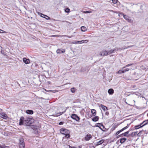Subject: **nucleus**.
I'll return each mask as SVG.
<instances>
[{
  "label": "nucleus",
  "instance_id": "1",
  "mask_svg": "<svg viewBox=\"0 0 148 148\" xmlns=\"http://www.w3.org/2000/svg\"><path fill=\"white\" fill-rule=\"evenodd\" d=\"M60 132L61 133L64 135L66 138H69L70 137V135L69 134L70 131L69 130L64 128H62L60 130Z\"/></svg>",
  "mask_w": 148,
  "mask_h": 148
},
{
  "label": "nucleus",
  "instance_id": "2",
  "mask_svg": "<svg viewBox=\"0 0 148 148\" xmlns=\"http://www.w3.org/2000/svg\"><path fill=\"white\" fill-rule=\"evenodd\" d=\"M33 119L32 118H27L24 120V124L26 126L30 125L33 122Z\"/></svg>",
  "mask_w": 148,
  "mask_h": 148
},
{
  "label": "nucleus",
  "instance_id": "3",
  "mask_svg": "<svg viewBox=\"0 0 148 148\" xmlns=\"http://www.w3.org/2000/svg\"><path fill=\"white\" fill-rule=\"evenodd\" d=\"M99 55L103 56H107L108 55L107 51L105 49L101 50L100 52Z\"/></svg>",
  "mask_w": 148,
  "mask_h": 148
},
{
  "label": "nucleus",
  "instance_id": "4",
  "mask_svg": "<svg viewBox=\"0 0 148 148\" xmlns=\"http://www.w3.org/2000/svg\"><path fill=\"white\" fill-rule=\"evenodd\" d=\"M71 117L74 120H75L77 121H78L80 120V118L75 114H72Z\"/></svg>",
  "mask_w": 148,
  "mask_h": 148
},
{
  "label": "nucleus",
  "instance_id": "5",
  "mask_svg": "<svg viewBox=\"0 0 148 148\" xmlns=\"http://www.w3.org/2000/svg\"><path fill=\"white\" fill-rule=\"evenodd\" d=\"M123 18L126 20L128 22H129L131 23H132L133 22V20L132 19H131L130 17L126 15L123 14Z\"/></svg>",
  "mask_w": 148,
  "mask_h": 148
},
{
  "label": "nucleus",
  "instance_id": "6",
  "mask_svg": "<svg viewBox=\"0 0 148 148\" xmlns=\"http://www.w3.org/2000/svg\"><path fill=\"white\" fill-rule=\"evenodd\" d=\"M118 50V49L116 48L112 49L110 50H109L108 51H107L108 55L110 54L114 53L115 51Z\"/></svg>",
  "mask_w": 148,
  "mask_h": 148
},
{
  "label": "nucleus",
  "instance_id": "7",
  "mask_svg": "<svg viewBox=\"0 0 148 148\" xmlns=\"http://www.w3.org/2000/svg\"><path fill=\"white\" fill-rule=\"evenodd\" d=\"M0 117L4 119H6L8 117L7 114L3 112L0 113Z\"/></svg>",
  "mask_w": 148,
  "mask_h": 148
},
{
  "label": "nucleus",
  "instance_id": "8",
  "mask_svg": "<svg viewBox=\"0 0 148 148\" xmlns=\"http://www.w3.org/2000/svg\"><path fill=\"white\" fill-rule=\"evenodd\" d=\"M65 52V50L63 49H57L56 50V53H57L60 54L61 53H64Z\"/></svg>",
  "mask_w": 148,
  "mask_h": 148
},
{
  "label": "nucleus",
  "instance_id": "9",
  "mask_svg": "<svg viewBox=\"0 0 148 148\" xmlns=\"http://www.w3.org/2000/svg\"><path fill=\"white\" fill-rule=\"evenodd\" d=\"M38 13L39 15H40L41 17L42 18H44L45 16L47 17V18H46V19L47 20H49L50 19V18L49 16L46 15H45L41 13H40L39 12H38Z\"/></svg>",
  "mask_w": 148,
  "mask_h": 148
},
{
  "label": "nucleus",
  "instance_id": "10",
  "mask_svg": "<svg viewBox=\"0 0 148 148\" xmlns=\"http://www.w3.org/2000/svg\"><path fill=\"white\" fill-rule=\"evenodd\" d=\"M24 118L22 116L20 119V121L19 123V125H23V124L24 120Z\"/></svg>",
  "mask_w": 148,
  "mask_h": 148
},
{
  "label": "nucleus",
  "instance_id": "11",
  "mask_svg": "<svg viewBox=\"0 0 148 148\" xmlns=\"http://www.w3.org/2000/svg\"><path fill=\"white\" fill-rule=\"evenodd\" d=\"M23 61L26 64H28L30 62L29 60L25 58H23Z\"/></svg>",
  "mask_w": 148,
  "mask_h": 148
},
{
  "label": "nucleus",
  "instance_id": "12",
  "mask_svg": "<svg viewBox=\"0 0 148 148\" xmlns=\"http://www.w3.org/2000/svg\"><path fill=\"white\" fill-rule=\"evenodd\" d=\"M92 138L90 134H87L85 137V140L86 141L89 140Z\"/></svg>",
  "mask_w": 148,
  "mask_h": 148
},
{
  "label": "nucleus",
  "instance_id": "13",
  "mask_svg": "<svg viewBox=\"0 0 148 148\" xmlns=\"http://www.w3.org/2000/svg\"><path fill=\"white\" fill-rule=\"evenodd\" d=\"M108 92L109 95H112L114 93V90L112 88H110L108 89Z\"/></svg>",
  "mask_w": 148,
  "mask_h": 148
},
{
  "label": "nucleus",
  "instance_id": "14",
  "mask_svg": "<svg viewBox=\"0 0 148 148\" xmlns=\"http://www.w3.org/2000/svg\"><path fill=\"white\" fill-rule=\"evenodd\" d=\"M26 113L29 114H32L34 113V111L32 110H27L26 111Z\"/></svg>",
  "mask_w": 148,
  "mask_h": 148
},
{
  "label": "nucleus",
  "instance_id": "15",
  "mask_svg": "<svg viewBox=\"0 0 148 148\" xmlns=\"http://www.w3.org/2000/svg\"><path fill=\"white\" fill-rule=\"evenodd\" d=\"M127 140V138H121L120 139V143L121 144L123 143Z\"/></svg>",
  "mask_w": 148,
  "mask_h": 148
},
{
  "label": "nucleus",
  "instance_id": "16",
  "mask_svg": "<svg viewBox=\"0 0 148 148\" xmlns=\"http://www.w3.org/2000/svg\"><path fill=\"white\" fill-rule=\"evenodd\" d=\"M100 107H101L102 109L104 111L108 110V108L107 107L104 106L102 104L100 105Z\"/></svg>",
  "mask_w": 148,
  "mask_h": 148
},
{
  "label": "nucleus",
  "instance_id": "17",
  "mask_svg": "<svg viewBox=\"0 0 148 148\" xmlns=\"http://www.w3.org/2000/svg\"><path fill=\"white\" fill-rule=\"evenodd\" d=\"M19 144H25L24 139L22 137H21L19 139Z\"/></svg>",
  "mask_w": 148,
  "mask_h": 148
},
{
  "label": "nucleus",
  "instance_id": "18",
  "mask_svg": "<svg viewBox=\"0 0 148 148\" xmlns=\"http://www.w3.org/2000/svg\"><path fill=\"white\" fill-rule=\"evenodd\" d=\"M148 123V121L147 120H145L143 121L142 123H140L141 125H142V126H144L147 125Z\"/></svg>",
  "mask_w": 148,
  "mask_h": 148
},
{
  "label": "nucleus",
  "instance_id": "19",
  "mask_svg": "<svg viewBox=\"0 0 148 148\" xmlns=\"http://www.w3.org/2000/svg\"><path fill=\"white\" fill-rule=\"evenodd\" d=\"M99 118V117L98 116H95L92 118V120L93 121H97L98 120Z\"/></svg>",
  "mask_w": 148,
  "mask_h": 148
},
{
  "label": "nucleus",
  "instance_id": "20",
  "mask_svg": "<svg viewBox=\"0 0 148 148\" xmlns=\"http://www.w3.org/2000/svg\"><path fill=\"white\" fill-rule=\"evenodd\" d=\"M143 127V126H142V125H141V124L140 123L139 125L135 126L134 127L136 129H137Z\"/></svg>",
  "mask_w": 148,
  "mask_h": 148
},
{
  "label": "nucleus",
  "instance_id": "21",
  "mask_svg": "<svg viewBox=\"0 0 148 148\" xmlns=\"http://www.w3.org/2000/svg\"><path fill=\"white\" fill-rule=\"evenodd\" d=\"M81 30L82 32H85L87 30V28L84 26H82L81 28Z\"/></svg>",
  "mask_w": 148,
  "mask_h": 148
},
{
  "label": "nucleus",
  "instance_id": "22",
  "mask_svg": "<svg viewBox=\"0 0 148 148\" xmlns=\"http://www.w3.org/2000/svg\"><path fill=\"white\" fill-rule=\"evenodd\" d=\"M127 134L126 133V132H125L123 133L122 134L119 136V137H120L121 136H127V137H129V135H127Z\"/></svg>",
  "mask_w": 148,
  "mask_h": 148
},
{
  "label": "nucleus",
  "instance_id": "23",
  "mask_svg": "<svg viewBox=\"0 0 148 148\" xmlns=\"http://www.w3.org/2000/svg\"><path fill=\"white\" fill-rule=\"evenodd\" d=\"M91 112L93 116H95L96 115V110L95 109H92L91 110Z\"/></svg>",
  "mask_w": 148,
  "mask_h": 148
},
{
  "label": "nucleus",
  "instance_id": "24",
  "mask_svg": "<svg viewBox=\"0 0 148 148\" xmlns=\"http://www.w3.org/2000/svg\"><path fill=\"white\" fill-rule=\"evenodd\" d=\"M137 132H132L130 134V136H131L132 137L134 136H135L136 135L137 133Z\"/></svg>",
  "mask_w": 148,
  "mask_h": 148
},
{
  "label": "nucleus",
  "instance_id": "25",
  "mask_svg": "<svg viewBox=\"0 0 148 148\" xmlns=\"http://www.w3.org/2000/svg\"><path fill=\"white\" fill-rule=\"evenodd\" d=\"M104 140L102 139L97 142V145H101L102 143H103Z\"/></svg>",
  "mask_w": 148,
  "mask_h": 148
},
{
  "label": "nucleus",
  "instance_id": "26",
  "mask_svg": "<svg viewBox=\"0 0 148 148\" xmlns=\"http://www.w3.org/2000/svg\"><path fill=\"white\" fill-rule=\"evenodd\" d=\"M19 148H24L25 147V144H19Z\"/></svg>",
  "mask_w": 148,
  "mask_h": 148
},
{
  "label": "nucleus",
  "instance_id": "27",
  "mask_svg": "<svg viewBox=\"0 0 148 148\" xmlns=\"http://www.w3.org/2000/svg\"><path fill=\"white\" fill-rule=\"evenodd\" d=\"M102 125V124L101 123H98L96 124V126L97 127H99L100 128H100L101 127V125Z\"/></svg>",
  "mask_w": 148,
  "mask_h": 148
},
{
  "label": "nucleus",
  "instance_id": "28",
  "mask_svg": "<svg viewBox=\"0 0 148 148\" xmlns=\"http://www.w3.org/2000/svg\"><path fill=\"white\" fill-rule=\"evenodd\" d=\"M75 91V89L74 87L72 88L71 89V91L73 93H74Z\"/></svg>",
  "mask_w": 148,
  "mask_h": 148
},
{
  "label": "nucleus",
  "instance_id": "29",
  "mask_svg": "<svg viewBox=\"0 0 148 148\" xmlns=\"http://www.w3.org/2000/svg\"><path fill=\"white\" fill-rule=\"evenodd\" d=\"M65 12L66 13H69L70 12V9L69 8H66L65 10Z\"/></svg>",
  "mask_w": 148,
  "mask_h": 148
},
{
  "label": "nucleus",
  "instance_id": "30",
  "mask_svg": "<svg viewBox=\"0 0 148 148\" xmlns=\"http://www.w3.org/2000/svg\"><path fill=\"white\" fill-rule=\"evenodd\" d=\"M128 127H129V126H128V125H127V126H126V127H124L122 129H121V131L122 132L124 130H125L126 129H127V128Z\"/></svg>",
  "mask_w": 148,
  "mask_h": 148
},
{
  "label": "nucleus",
  "instance_id": "31",
  "mask_svg": "<svg viewBox=\"0 0 148 148\" xmlns=\"http://www.w3.org/2000/svg\"><path fill=\"white\" fill-rule=\"evenodd\" d=\"M66 110L65 109L62 112H59V114L58 115V116H60V115H61L63 113H64L66 111Z\"/></svg>",
  "mask_w": 148,
  "mask_h": 148
},
{
  "label": "nucleus",
  "instance_id": "32",
  "mask_svg": "<svg viewBox=\"0 0 148 148\" xmlns=\"http://www.w3.org/2000/svg\"><path fill=\"white\" fill-rule=\"evenodd\" d=\"M117 73L119 74H121L122 73H123L124 72L123 70H120L118 71Z\"/></svg>",
  "mask_w": 148,
  "mask_h": 148
},
{
  "label": "nucleus",
  "instance_id": "33",
  "mask_svg": "<svg viewBox=\"0 0 148 148\" xmlns=\"http://www.w3.org/2000/svg\"><path fill=\"white\" fill-rule=\"evenodd\" d=\"M7 32L1 29H0V33H6Z\"/></svg>",
  "mask_w": 148,
  "mask_h": 148
},
{
  "label": "nucleus",
  "instance_id": "34",
  "mask_svg": "<svg viewBox=\"0 0 148 148\" xmlns=\"http://www.w3.org/2000/svg\"><path fill=\"white\" fill-rule=\"evenodd\" d=\"M101 128H100V129L103 131H104V130H103V129L105 128V127H104V126L103 125V124L102 125H101Z\"/></svg>",
  "mask_w": 148,
  "mask_h": 148
},
{
  "label": "nucleus",
  "instance_id": "35",
  "mask_svg": "<svg viewBox=\"0 0 148 148\" xmlns=\"http://www.w3.org/2000/svg\"><path fill=\"white\" fill-rule=\"evenodd\" d=\"M83 12L85 14H87V13H92V12L91 11H84Z\"/></svg>",
  "mask_w": 148,
  "mask_h": 148
},
{
  "label": "nucleus",
  "instance_id": "36",
  "mask_svg": "<svg viewBox=\"0 0 148 148\" xmlns=\"http://www.w3.org/2000/svg\"><path fill=\"white\" fill-rule=\"evenodd\" d=\"M129 69L128 68H127L124 69V70H123L124 73L126 71H129Z\"/></svg>",
  "mask_w": 148,
  "mask_h": 148
},
{
  "label": "nucleus",
  "instance_id": "37",
  "mask_svg": "<svg viewBox=\"0 0 148 148\" xmlns=\"http://www.w3.org/2000/svg\"><path fill=\"white\" fill-rule=\"evenodd\" d=\"M121 132H122V131H121V130L118 131L115 134V135L116 136L118 135L120 133H121Z\"/></svg>",
  "mask_w": 148,
  "mask_h": 148
},
{
  "label": "nucleus",
  "instance_id": "38",
  "mask_svg": "<svg viewBox=\"0 0 148 148\" xmlns=\"http://www.w3.org/2000/svg\"><path fill=\"white\" fill-rule=\"evenodd\" d=\"M112 1V3L114 4H116L117 2V0H111Z\"/></svg>",
  "mask_w": 148,
  "mask_h": 148
},
{
  "label": "nucleus",
  "instance_id": "39",
  "mask_svg": "<svg viewBox=\"0 0 148 148\" xmlns=\"http://www.w3.org/2000/svg\"><path fill=\"white\" fill-rule=\"evenodd\" d=\"M89 41V40H84V42H82V43H87Z\"/></svg>",
  "mask_w": 148,
  "mask_h": 148
},
{
  "label": "nucleus",
  "instance_id": "40",
  "mask_svg": "<svg viewBox=\"0 0 148 148\" xmlns=\"http://www.w3.org/2000/svg\"><path fill=\"white\" fill-rule=\"evenodd\" d=\"M64 123V122L63 121H61L59 123V124L60 125H63Z\"/></svg>",
  "mask_w": 148,
  "mask_h": 148
},
{
  "label": "nucleus",
  "instance_id": "41",
  "mask_svg": "<svg viewBox=\"0 0 148 148\" xmlns=\"http://www.w3.org/2000/svg\"><path fill=\"white\" fill-rule=\"evenodd\" d=\"M2 148H9L8 146H7L5 145H3L2 146Z\"/></svg>",
  "mask_w": 148,
  "mask_h": 148
},
{
  "label": "nucleus",
  "instance_id": "42",
  "mask_svg": "<svg viewBox=\"0 0 148 148\" xmlns=\"http://www.w3.org/2000/svg\"><path fill=\"white\" fill-rule=\"evenodd\" d=\"M132 65V64H128L126 66H125V67H128V66H131Z\"/></svg>",
  "mask_w": 148,
  "mask_h": 148
},
{
  "label": "nucleus",
  "instance_id": "43",
  "mask_svg": "<svg viewBox=\"0 0 148 148\" xmlns=\"http://www.w3.org/2000/svg\"><path fill=\"white\" fill-rule=\"evenodd\" d=\"M105 114L106 115L108 116L109 115V113L108 112H106L105 113Z\"/></svg>",
  "mask_w": 148,
  "mask_h": 148
},
{
  "label": "nucleus",
  "instance_id": "44",
  "mask_svg": "<svg viewBox=\"0 0 148 148\" xmlns=\"http://www.w3.org/2000/svg\"><path fill=\"white\" fill-rule=\"evenodd\" d=\"M76 43H77V44H81V43H82V42H80V41H77L76 42Z\"/></svg>",
  "mask_w": 148,
  "mask_h": 148
},
{
  "label": "nucleus",
  "instance_id": "45",
  "mask_svg": "<svg viewBox=\"0 0 148 148\" xmlns=\"http://www.w3.org/2000/svg\"><path fill=\"white\" fill-rule=\"evenodd\" d=\"M69 148H77L76 147H71L70 145L69 146Z\"/></svg>",
  "mask_w": 148,
  "mask_h": 148
},
{
  "label": "nucleus",
  "instance_id": "46",
  "mask_svg": "<svg viewBox=\"0 0 148 148\" xmlns=\"http://www.w3.org/2000/svg\"><path fill=\"white\" fill-rule=\"evenodd\" d=\"M66 36V37H68L69 38H71V37L72 36H66V35H65V36Z\"/></svg>",
  "mask_w": 148,
  "mask_h": 148
},
{
  "label": "nucleus",
  "instance_id": "47",
  "mask_svg": "<svg viewBox=\"0 0 148 148\" xmlns=\"http://www.w3.org/2000/svg\"><path fill=\"white\" fill-rule=\"evenodd\" d=\"M130 132V131L128 130V131H127V132H126V133L127 134H128Z\"/></svg>",
  "mask_w": 148,
  "mask_h": 148
},
{
  "label": "nucleus",
  "instance_id": "48",
  "mask_svg": "<svg viewBox=\"0 0 148 148\" xmlns=\"http://www.w3.org/2000/svg\"><path fill=\"white\" fill-rule=\"evenodd\" d=\"M130 132V131L128 130V131H127V132H126V133L127 134H128Z\"/></svg>",
  "mask_w": 148,
  "mask_h": 148
},
{
  "label": "nucleus",
  "instance_id": "49",
  "mask_svg": "<svg viewBox=\"0 0 148 148\" xmlns=\"http://www.w3.org/2000/svg\"><path fill=\"white\" fill-rule=\"evenodd\" d=\"M130 4H131V5L132 6L133 5H134V3H130Z\"/></svg>",
  "mask_w": 148,
  "mask_h": 148
},
{
  "label": "nucleus",
  "instance_id": "50",
  "mask_svg": "<svg viewBox=\"0 0 148 148\" xmlns=\"http://www.w3.org/2000/svg\"><path fill=\"white\" fill-rule=\"evenodd\" d=\"M84 42V40L80 41V42Z\"/></svg>",
  "mask_w": 148,
  "mask_h": 148
},
{
  "label": "nucleus",
  "instance_id": "51",
  "mask_svg": "<svg viewBox=\"0 0 148 148\" xmlns=\"http://www.w3.org/2000/svg\"><path fill=\"white\" fill-rule=\"evenodd\" d=\"M56 114H57V116H58V115H59V113H57Z\"/></svg>",
  "mask_w": 148,
  "mask_h": 148
},
{
  "label": "nucleus",
  "instance_id": "52",
  "mask_svg": "<svg viewBox=\"0 0 148 148\" xmlns=\"http://www.w3.org/2000/svg\"><path fill=\"white\" fill-rule=\"evenodd\" d=\"M44 18H45L46 19V18H47V17H45V16Z\"/></svg>",
  "mask_w": 148,
  "mask_h": 148
},
{
  "label": "nucleus",
  "instance_id": "53",
  "mask_svg": "<svg viewBox=\"0 0 148 148\" xmlns=\"http://www.w3.org/2000/svg\"><path fill=\"white\" fill-rule=\"evenodd\" d=\"M78 147V148H82L81 147H80V146H79Z\"/></svg>",
  "mask_w": 148,
  "mask_h": 148
},
{
  "label": "nucleus",
  "instance_id": "54",
  "mask_svg": "<svg viewBox=\"0 0 148 148\" xmlns=\"http://www.w3.org/2000/svg\"><path fill=\"white\" fill-rule=\"evenodd\" d=\"M0 148H2V147H1V145H0Z\"/></svg>",
  "mask_w": 148,
  "mask_h": 148
},
{
  "label": "nucleus",
  "instance_id": "55",
  "mask_svg": "<svg viewBox=\"0 0 148 148\" xmlns=\"http://www.w3.org/2000/svg\"><path fill=\"white\" fill-rule=\"evenodd\" d=\"M39 148H44L43 147H40Z\"/></svg>",
  "mask_w": 148,
  "mask_h": 148
},
{
  "label": "nucleus",
  "instance_id": "56",
  "mask_svg": "<svg viewBox=\"0 0 148 148\" xmlns=\"http://www.w3.org/2000/svg\"><path fill=\"white\" fill-rule=\"evenodd\" d=\"M147 116H148V113H147Z\"/></svg>",
  "mask_w": 148,
  "mask_h": 148
},
{
  "label": "nucleus",
  "instance_id": "57",
  "mask_svg": "<svg viewBox=\"0 0 148 148\" xmlns=\"http://www.w3.org/2000/svg\"><path fill=\"white\" fill-rule=\"evenodd\" d=\"M145 69H146L145 71H146L147 70H146V68H145Z\"/></svg>",
  "mask_w": 148,
  "mask_h": 148
}]
</instances>
